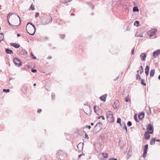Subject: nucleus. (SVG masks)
<instances>
[{
	"mask_svg": "<svg viewBox=\"0 0 160 160\" xmlns=\"http://www.w3.org/2000/svg\"><path fill=\"white\" fill-rule=\"evenodd\" d=\"M36 29L35 26L30 22H28L26 26V29L28 33L32 35L35 33Z\"/></svg>",
	"mask_w": 160,
	"mask_h": 160,
	"instance_id": "obj_1",
	"label": "nucleus"
},
{
	"mask_svg": "<svg viewBox=\"0 0 160 160\" xmlns=\"http://www.w3.org/2000/svg\"><path fill=\"white\" fill-rule=\"evenodd\" d=\"M11 22L14 24V26L19 25L21 23V20L19 17L15 13L11 16Z\"/></svg>",
	"mask_w": 160,
	"mask_h": 160,
	"instance_id": "obj_2",
	"label": "nucleus"
},
{
	"mask_svg": "<svg viewBox=\"0 0 160 160\" xmlns=\"http://www.w3.org/2000/svg\"><path fill=\"white\" fill-rule=\"evenodd\" d=\"M107 114L108 121L110 122H113L114 121V119L112 113L110 111H108L107 112Z\"/></svg>",
	"mask_w": 160,
	"mask_h": 160,
	"instance_id": "obj_3",
	"label": "nucleus"
},
{
	"mask_svg": "<svg viewBox=\"0 0 160 160\" xmlns=\"http://www.w3.org/2000/svg\"><path fill=\"white\" fill-rule=\"evenodd\" d=\"M45 21L43 20H42V24L43 25H46L51 23L52 22V18L50 16H47L45 19Z\"/></svg>",
	"mask_w": 160,
	"mask_h": 160,
	"instance_id": "obj_4",
	"label": "nucleus"
},
{
	"mask_svg": "<svg viewBox=\"0 0 160 160\" xmlns=\"http://www.w3.org/2000/svg\"><path fill=\"white\" fill-rule=\"evenodd\" d=\"M157 32V29L156 28H154L148 31V34L149 36L150 37L154 35Z\"/></svg>",
	"mask_w": 160,
	"mask_h": 160,
	"instance_id": "obj_5",
	"label": "nucleus"
},
{
	"mask_svg": "<svg viewBox=\"0 0 160 160\" xmlns=\"http://www.w3.org/2000/svg\"><path fill=\"white\" fill-rule=\"evenodd\" d=\"M13 62L15 65L19 67L21 66L22 65V64L20 60L17 58H14Z\"/></svg>",
	"mask_w": 160,
	"mask_h": 160,
	"instance_id": "obj_6",
	"label": "nucleus"
},
{
	"mask_svg": "<svg viewBox=\"0 0 160 160\" xmlns=\"http://www.w3.org/2000/svg\"><path fill=\"white\" fill-rule=\"evenodd\" d=\"M147 130L148 131L149 133L150 134H152L153 132V126L151 124L148 125L147 128Z\"/></svg>",
	"mask_w": 160,
	"mask_h": 160,
	"instance_id": "obj_7",
	"label": "nucleus"
},
{
	"mask_svg": "<svg viewBox=\"0 0 160 160\" xmlns=\"http://www.w3.org/2000/svg\"><path fill=\"white\" fill-rule=\"evenodd\" d=\"M160 54V49H158L154 52L152 53L153 56L156 58L157 56Z\"/></svg>",
	"mask_w": 160,
	"mask_h": 160,
	"instance_id": "obj_8",
	"label": "nucleus"
},
{
	"mask_svg": "<svg viewBox=\"0 0 160 160\" xmlns=\"http://www.w3.org/2000/svg\"><path fill=\"white\" fill-rule=\"evenodd\" d=\"M147 56V54L145 53H141L140 55V58L142 61H145Z\"/></svg>",
	"mask_w": 160,
	"mask_h": 160,
	"instance_id": "obj_9",
	"label": "nucleus"
},
{
	"mask_svg": "<svg viewBox=\"0 0 160 160\" xmlns=\"http://www.w3.org/2000/svg\"><path fill=\"white\" fill-rule=\"evenodd\" d=\"M107 95L106 94H105L104 95L101 96L100 97V99H101V101H102L104 102H105L106 100V98L107 97Z\"/></svg>",
	"mask_w": 160,
	"mask_h": 160,
	"instance_id": "obj_10",
	"label": "nucleus"
},
{
	"mask_svg": "<svg viewBox=\"0 0 160 160\" xmlns=\"http://www.w3.org/2000/svg\"><path fill=\"white\" fill-rule=\"evenodd\" d=\"M149 70V67L147 65L145 69V73L147 76L148 75Z\"/></svg>",
	"mask_w": 160,
	"mask_h": 160,
	"instance_id": "obj_11",
	"label": "nucleus"
},
{
	"mask_svg": "<svg viewBox=\"0 0 160 160\" xmlns=\"http://www.w3.org/2000/svg\"><path fill=\"white\" fill-rule=\"evenodd\" d=\"M10 45L14 47L15 48H18L20 47V45L18 44H16L13 43H11Z\"/></svg>",
	"mask_w": 160,
	"mask_h": 160,
	"instance_id": "obj_12",
	"label": "nucleus"
},
{
	"mask_svg": "<svg viewBox=\"0 0 160 160\" xmlns=\"http://www.w3.org/2000/svg\"><path fill=\"white\" fill-rule=\"evenodd\" d=\"M155 74V70L152 69L151 70L150 72V75L151 78L153 77Z\"/></svg>",
	"mask_w": 160,
	"mask_h": 160,
	"instance_id": "obj_13",
	"label": "nucleus"
},
{
	"mask_svg": "<svg viewBox=\"0 0 160 160\" xmlns=\"http://www.w3.org/2000/svg\"><path fill=\"white\" fill-rule=\"evenodd\" d=\"M144 137L145 139L147 140L150 137V135L148 132H146L144 134Z\"/></svg>",
	"mask_w": 160,
	"mask_h": 160,
	"instance_id": "obj_14",
	"label": "nucleus"
},
{
	"mask_svg": "<svg viewBox=\"0 0 160 160\" xmlns=\"http://www.w3.org/2000/svg\"><path fill=\"white\" fill-rule=\"evenodd\" d=\"M102 126V123L101 122H98L96 125V126L95 127V128H96L97 129L98 128H98H98V129H100Z\"/></svg>",
	"mask_w": 160,
	"mask_h": 160,
	"instance_id": "obj_15",
	"label": "nucleus"
},
{
	"mask_svg": "<svg viewBox=\"0 0 160 160\" xmlns=\"http://www.w3.org/2000/svg\"><path fill=\"white\" fill-rule=\"evenodd\" d=\"M5 51L8 54H12L13 53L12 51L8 48L6 49Z\"/></svg>",
	"mask_w": 160,
	"mask_h": 160,
	"instance_id": "obj_16",
	"label": "nucleus"
},
{
	"mask_svg": "<svg viewBox=\"0 0 160 160\" xmlns=\"http://www.w3.org/2000/svg\"><path fill=\"white\" fill-rule=\"evenodd\" d=\"M144 117V113L143 112L141 113L140 114L138 115V118L140 119H142Z\"/></svg>",
	"mask_w": 160,
	"mask_h": 160,
	"instance_id": "obj_17",
	"label": "nucleus"
},
{
	"mask_svg": "<svg viewBox=\"0 0 160 160\" xmlns=\"http://www.w3.org/2000/svg\"><path fill=\"white\" fill-rule=\"evenodd\" d=\"M155 138H152L150 142L151 145H153L155 144Z\"/></svg>",
	"mask_w": 160,
	"mask_h": 160,
	"instance_id": "obj_18",
	"label": "nucleus"
},
{
	"mask_svg": "<svg viewBox=\"0 0 160 160\" xmlns=\"http://www.w3.org/2000/svg\"><path fill=\"white\" fill-rule=\"evenodd\" d=\"M4 39V35L2 33H0V42L3 40Z\"/></svg>",
	"mask_w": 160,
	"mask_h": 160,
	"instance_id": "obj_19",
	"label": "nucleus"
},
{
	"mask_svg": "<svg viewBox=\"0 0 160 160\" xmlns=\"http://www.w3.org/2000/svg\"><path fill=\"white\" fill-rule=\"evenodd\" d=\"M134 25L137 27H138L139 25V22L138 21H136L134 22Z\"/></svg>",
	"mask_w": 160,
	"mask_h": 160,
	"instance_id": "obj_20",
	"label": "nucleus"
},
{
	"mask_svg": "<svg viewBox=\"0 0 160 160\" xmlns=\"http://www.w3.org/2000/svg\"><path fill=\"white\" fill-rule=\"evenodd\" d=\"M102 157L105 158H108V153H102Z\"/></svg>",
	"mask_w": 160,
	"mask_h": 160,
	"instance_id": "obj_21",
	"label": "nucleus"
},
{
	"mask_svg": "<svg viewBox=\"0 0 160 160\" xmlns=\"http://www.w3.org/2000/svg\"><path fill=\"white\" fill-rule=\"evenodd\" d=\"M148 145L146 144L145 146V147L144 148V152H147L148 151Z\"/></svg>",
	"mask_w": 160,
	"mask_h": 160,
	"instance_id": "obj_22",
	"label": "nucleus"
},
{
	"mask_svg": "<svg viewBox=\"0 0 160 160\" xmlns=\"http://www.w3.org/2000/svg\"><path fill=\"white\" fill-rule=\"evenodd\" d=\"M133 10L134 12H135V11L137 12V11H139V9L138 8V7H134L133 8Z\"/></svg>",
	"mask_w": 160,
	"mask_h": 160,
	"instance_id": "obj_23",
	"label": "nucleus"
},
{
	"mask_svg": "<svg viewBox=\"0 0 160 160\" xmlns=\"http://www.w3.org/2000/svg\"><path fill=\"white\" fill-rule=\"evenodd\" d=\"M14 14L12 13V12L9 13L8 16V19L9 20V19L10 18L11 16H12Z\"/></svg>",
	"mask_w": 160,
	"mask_h": 160,
	"instance_id": "obj_24",
	"label": "nucleus"
},
{
	"mask_svg": "<svg viewBox=\"0 0 160 160\" xmlns=\"http://www.w3.org/2000/svg\"><path fill=\"white\" fill-rule=\"evenodd\" d=\"M112 106L114 108V109H117V108H118V106H116V104H115V103H114V104H113L112 105Z\"/></svg>",
	"mask_w": 160,
	"mask_h": 160,
	"instance_id": "obj_25",
	"label": "nucleus"
},
{
	"mask_svg": "<svg viewBox=\"0 0 160 160\" xmlns=\"http://www.w3.org/2000/svg\"><path fill=\"white\" fill-rule=\"evenodd\" d=\"M10 90L9 89H3V91L6 92H9Z\"/></svg>",
	"mask_w": 160,
	"mask_h": 160,
	"instance_id": "obj_26",
	"label": "nucleus"
},
{
	"mask_svg": "<svg viewBox=\"0 0 160 160\" xmlns=\"http://www.w3.org/2000/svg\"><path fill=\"white\" fill-rule=\"evenodd\" d=\"M60 38L62 39H64L65 37V34H62V35H60Z\"/></svg>",
	"mask_w": 160,
	"mask_h": 160,
	"instance_id": "obj_27",
	"label": "nucleus"
},
{
	"mask_svg": "<svg viewBox=\"0 0 160 160\" xmlns=\"http://www.w3.org/2000/svg\"><path fill=\"white\" fill-rule=\"evenodd\" d=\"M140 68H141V69H140V74H141L143 72V68H142V66H140Z\"/></svg>",
	"mask_w": 160,
	"mask_h": 160,
	"instance_id": "obj_28",
	"label": "nucleus"
},
{
	"mask_svg": "<svg viewBox=\"0 0 160 160\" xmlns=\"http://www.w3.org/2000/svg\"><path fill=\"white\" fill-rule=\"evenodd\" d=\"M147 153L146 152H143V155H142V157L145 158L146 157L147 155Z\"/></svg>",
	"mask_w": 160,
	"mask_h": 160,
	"instance_id": "obj_29",
	"label": "nucleus"
},
{
	"mask_svg": "<svg viewBox=\"0 0 160 160\" xmlns=\"http://www.w3.org/2000/svg\"><path fill=\"white\" fill-rule=\"evenodd\" d=\"M121 119L120 118H118L117 120V122L118 123H119L120 125H121Z\"/></svg>",
	"mask_w": 160,
	"mask_h": 160,
	"instance_id": "obj_30",
	"label": "nucleus"
},
{
	"mask_svg": "<svg viewBox=\"0 0 160 160\" xmlns=\"http://www.w3.org/2000/svg\"><path fill=\"white\" fill-rule=\"evenodd\" d=\"M141 78V77H140V75H138V74L137 75H136V79H140Z\"/></svg>",
	"mask_w": 160,
	"mask_h": 160,
	"instance_id": "obj_31",
	"label": "nucleus"
},
{
	"mask_svg": "<svg viewBox=\"0 0 160 160\" xmlns=\"http://www.w3.org/2000/svg\"><path fill=\"white\" fill-rule=\"evenodd\" d=\"M132 124V122L130 121H128L127 123V125L129 127L131 126Z\"/></svg>",
	"mask_w": 160,
	"mask_h": 160,
	"instance_id": "obj_32",
	"label": "nucleus"
},
{
	"mask_svg": "<svg viewBox=\"0 0 160 160\" xmlns=\"http://www.w3.org/2000/svg\"><path fill=\"white\" fill-rule=\"evenodd\" d=\"M30 8L32 10H34L35 9L34 6L32 4L31 5Z\"/></svg>",
	"mask_w": 160,
	"mask_h": 160,
	"instance_id": "obj_33",
	"label": "nucleus"
},
{
	"mask_svg": "<svg viewBox=\"0 0 160 160\" xmlns=\"http://www.w3.org/2000/svg\"><path fill=\"white\" fill-rule=\"evenodd\" d=\"M141 83L143 85L145 86L146 85V84L144 82V80L143 79H142L141 81Z\"/></svg>",
	"mask_w": 160,
	"mask_h": 160,
	"instance_id": "obj_34",
	"label": "nucleus"
},
{
	"mask_svg": "<svg viewBox=\"0 0 160 160\" xmlns=\"http://www.w3.org/2000/svg\"><path fill=\"white\" fill-rule=\"evenodd\" d=\"M40 160H47L46 158L44 156H42L41 157Z\"/></svg>",
	"mask_w": 160,
	"mask_h": 160,
	"instance_id": "obj_35",
	"label": "nucleus"
},
{
	"mask_svg": "<svg viewBox=\"0 0 160 160\" xmlns=\"http://www.w3.org/2000/svg\"><path fill=\"white\" fill-rule=\"evenodd\" d=\"M55 97V94L54 93H52V100H53L54 99Z\"/></svg>",
	"mask_w": 160,
	"mask_h": 160,
	"instance_id": "obj_36",
	"label": "nucleus"
},
{
	"mask_svg": "<svg viewBox=\"0 0 160 160\" xmlns=\"http://www.w3.org/2000/svg\"><path fill=\"white\" fill-rule=\"evenodd\" d=\"M123 129L125 130L126 132H127V127H126V126L125 125V124H124V127L123 128Z\"/></svg>",
	"mask_w": 160,
	"mask_h": 160,
	"instance_id": "obj_37",
	"label": "nucleus"
},
{
	"mask_svg": "<svg viewBox=\"0 0 160 160\" xmlns=\"http://www.w3.org/2000/svg\"><path fill=\"white\" fill-rule=\"evenodd\" d=\"M83 144V143H79L78 144V147H80V146H82V145Z\"/></svg>",
	"mask_w": 160,
	"mask_h": 160,
	"instance_id": "obj_38",
	"label": "nucleus"
},
{
	"mask_svg": "<svg viewBox=\"0 0 160 160\" xmlns=\"http://www.w3.org/2000/svg\"><path fill=\"white\" fill-rule=\"evenodd\" d=\"M149 112L148 113V114L149 115L151 113V109L150 107H149Z\"/></svg>",
	"mask_w": 160,
	"mask_h": 160,
	"instance_id": "obj_39",
	"label": "nucleus"
},
{
	"mask_svg": "<svg viewBox=\"0 0 160 160\" xmlns=\"http://www.w3.org/2000/svg\"><path fill=\"white\" fill-rule=\"evenodd\" d=\"M102 118V119L103 120H104L105 119V118L104 117H103V116H99L98 118Z\"/></svg>",
	"mask_w": 160,
	"mask_h": 160,
	"instance_id": "obj_40",
	"label": "nucleus"
},
{
	"mask_svg": "<svg viewBox=\"0 0 160 160\" xmlns=\"http://www.w3.org/2000/svg\"><path fill=\"white\" fill-rule=\"evenodd\" d=\"M134 119L136 121V122H138V119L137 118V117L136 116V115H135L134 116Z\"/></svg>",
	"mask_w": 160,
	"mask_h": 160,
	"instance_id": "obj_41",
	"label": "nucleus"
},
{
	"mask_svg": "<svg viewBox=\"0 0 160 160\" xmlns=\"http://www.w3.org/2000/svg\"><path fill=\"white\" fill-rule=\"evenodd\" d=\"M39 13H38V12L36 13L35 14V18H36L38 17L39 16Z\"/></svg>",
	"mask_w": 160,
	"mask_h": 160,
	"instance_id": "obj_42",
	"label": "nucleus"
},
{
	"mask_svg": "<svg viewBox=\"0 0 160 160\" xmlns=\"http://www.w3.org/2000/svg\"><path fill=\"white\" fill-rule=\"evenodd\" d=\"M94 111H95V112L97 114H98V115H100V114L98 113H97L96 112V106H94Z\"/></svg>",
	"mask_w": 160,
	"mask_h": 160,
	"instance_id": "obj_43",
	"label": "nucleus"
},
{
	"mask_svg": "<svg viewBox=\"0 0 160 160\" xmlns=\"http://www.w3.org/2000/svg\"><path fill=\"white\" fill-rule=\"evenodd\" d=\"M31 71L33 72H36L37 71L36 69H32Z\"/></svg>",
	"mask_w": 160,
	"mask_h": 160,
	"instance_id": "obj_44",
	"label": "nucleus"
},
{
	"mask_svg": "<svg viewBox=\"0 0 160 160\" xmlns=\"http://www.w3.org/2000/svg\"><path fill=\"white\" fill-rule=\"evenodd\" d=\"M119 78V76L115 78L114 80V81H115L117 80Z\"/></svg>",
	"mask_w": 160,
	"mask_h": 160,
	"instance_id": "obj_45",
	"label": "nucleus"
},
{
	"mask_svg": "<svg viewBox=\"0 0 160 160\" xmlns=\"http://www.w3.org/2000/svg\"><path fill=\"white\" fill-rule=\"evenodd\" d=\"M42 111V110L41 109H39L37 111V112L38 113H40Z\"/></svg>",
	"mask_w": 160,
	"mask_h": 160,
	"instance_id": "obj_46",
	"label": "nucleus"
},
{
	"mask_svg": "<svg viewBox=\"0 0 160 160\" xmlns=\"http://www.w3.org/2000/svg\"><path fill=\"white\" fill-rule=\"evenodd\" d=\"M128 98L126 97V98H125V101L126 102H128Z\"/></svg>",
	"mask_w": 160,
	"mask_h": 160,
	"instance_id": "obj_47",
	"label": "nucleus"
},
{
	"mask_svg": "<svg viewBox=\"0 0 160 160\" xmlns=\"http://www.w3.org/2000/svg\"><path fill=\"white\" fill-rule=\"evenodd\" d=\"M134 49H133L132 50L131 53H132V55H133V54H134Z\"/></svg>",
	"mask_w": 160,
	"mask_h": 160,
	"instance_id": "obj_48",
	"label": "nucleus"
},
{
	"mask_svg": "<svg viewBox=\"0 0 160 160\" xmlns=\"http://www.w3.org/2000/svg\"><path fill=\"white\" fill-rule=\"evenodd\" d=\"M85 138H87V139L88 138V135L86 134H85Z\"/></svg>",
	"mask_w": 160,
	"mask_h": 160,
	"instance_id": "obj_49",
	"label": "nucleus"
},
{
	"mask_svg": "<svg viewBox=\"0 0 160 160\" xmlns=\"http://www.w3.org/2000/svg\"><path fill=\"white\" fill-rule=\"evenodd\" d=\"M138 37H143V36L141 34H140L139 35H138L137 36Z\"/></svg>",
	"mask_w": 160,
	"mask_h": 160,
	"instance_id": "obj_50",
	"label": "nucleus"
},
{
	"mask_svg": "<svg viewBox=\"0 0 160 160\" xmlns=\"http://www.w3.org/2000/svg\"><path fill=\"white\" fill-rule=\"evenodd\" d=\"M11 27H13V26H14V25H13V24H10V25H9Z\"/></svg>",
	"mask_w": 160,
	"mask_h": 160,
	"instance_id": "obj_51",
	"label": "nucleus"
},
{
	"mask_svg": "<svg viewBox=\"0 0 160 160\" xmlns=\"http://www.w3.org/2000/svg\"><path fill=\"white\" fill-rule=\"evenodd\" d=\"M109 160H117V159L114 158H111Z\"/></svg>",
	"mask_w": 160,
	"mask_h": 160,
	"instance_id": "obj_52",
	"label": "nucleus"
},
{
	"mask_svg": "<svg viewBox=\"0 0 160 160\" xmlns=\"http://www.w3.org/2000/svg\"><path fill=\"white\" fill-rule=\"evenodd\" d=\"M48 58V59H51L52 58V57L50 56H49Z\"/></svg>",
	"mask_w": 160,
	"mask_h": 160,
	"instance_id": "obj_53",
	"label": "nucleus"
},
{
	"mask_svg": "<svg viewBox=\"0 0 160 160\" xmlns=\"http://www.w3.org/2000/svg\"><path fill=\"white\" fill-rule=\"evenodd\" d=\"M88 128L89 129H90L91 128V126H88Z\"/></svg>",
	"mask_w": 160,
	"mask_h": 160,
	"instance_id": "obj_54",
	"label": "nucleus"
},
{
	"mask_svg": "<svg viewBox=\"0 0 160 160\" xmlns=\"http://www.w3.org/2000/svg\"><path fill=\"white\" fill-rule=\"evenodd\" d=\"M20 35H21L19 33L17 35V36L18 37H20Z\"/></svg>",
	"mask_w": 160,
	"mask_h": 160,
	"instance_id": "obj_55",
	"label": "nucleus"
},
{
	"mask_svg": "<svg viewBox=\"0 0 160 160\" xmlns=\"http://www.w3.org/2000/svg\"><path fill=\"white\" fill-rule=\"evenodd\" d=\"M32 58L34 59H36V57H35L34 56H33Z\"/></svg>",
	"mask_w": 160,
	"mask_h": 160,
	"instance_id": "obj_56",
	"label": "nucleus"
},
{
	"mask_svg": "<svg viewBox=\"0 0 160 160\" xmlns=\"http://www.w3.org/2000/svg\"><path fill=\"white\" fill-rule=\"evenodd\" d=\"M82 155V154H81L78 156L79 158Z\"/></svg>",
	"mask_w": 160,
	"mask_h": 160,
	"instance_id": "obj_57",
	"label": "nucleus"
},
{
	"mask_svg": "<svg viewBox=\"0 0 160 160\" xmlns=\"http://www.w3.org/2000/svg\"><path fill=\"white\" fill-rule=\"evenodd\" d=\"M156 141L157 142H160V139H157V140H156Z\"/></svg>",
	"mask_w": 160,
	"mask_h": 160,
	"instance_id": "obj_58",
	"label": "nucleus"
},
{
	"mask_svg": "<svg viewBox=\"0 0 160 160\" xmlns=\"http://www.w3.org/2000/svg\"><path fill=\"white\" fill-rule=\"evenodd\" d=\"M100 160H105V159H104L103 158H101Z\"/></svg>",
	"mask_w": 160,
	"mask_h": 160,
	"instance_id": "obj_59",
	"label": "nucleus"
},
{
	"mask_svg": "<svg viewBox=\"0 0 160 160\" xmlns=\"http://www.w3.org/2000/svg\"><path fill=\"white\" fill-rule=\"evenodd\" d=\"M158 79L160 80V75L158 77Z\"/></svg>",
	"mask_w": 160,
	"mask_h": 160,
	"instance_id": "obj_60",
	"label": "nucleus"
},
{
	"mask_svg": "<svg viewBox=\"0 0 160 160\" xmlns=\"http://www.w3.org/2000/svg\"><path fill=\"white\" fill-rule=\"evenodd\" d=\"M93 124H94V123H93V122H92V123H91V125H92V126L93 125Z\"/></svg>",
	"mask_w": 160,
	"mask_h": 160,
	"instance_id": "obj_61",
	"label": "nucleus"
},
{
	"mask_svg": "<svg viewBox=\"0 0 160 160\" xmlns=\"http://www.w3.org/2000/svg\"><path fill=\"white\" fill-rule=\"evenodd\" d=\"M8 22L9 25H10V24H11V23L8 20Z\"/></svg>",
	"mask_w": 160,
	"mask_h": 160,
	"instance_id": "obj_62",
	"label": "nucleus"
},
{
	"mask_svg": "<svg viewBox=\"0 0 160 160\" xmlns=\"http://www.w3.org/2000/svg\"><path fill=\"white\" fill-rule=\"evenodd\" d=\"M36 83H34V84H33V86H36Z\"/></svg>",
	"mask_w": 160,
	"mask_h": 160,
	"instance_id": "obj_63",
	"label": "nucleus"
},
{
	"mask_svg": "<svg viewBox=\"0 0 160 160\" xmlns=\"http://www.w3.org/2000/svg\"><path fill=\"white\" fill-rule=\"evenodd\" d=\"M31 55L32 56V57H33V56H34V55H33V54H32V53H31Z\"/></svg>",
	"mask_w": 160,
	"mask_h": 160,
	"instance_id": "obj_64",
	"label": "nucleus"
}]
</instances>
